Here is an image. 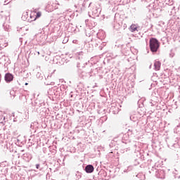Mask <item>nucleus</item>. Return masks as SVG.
Listing matches in <instances>:
<instances>
[{
	"label": "nucleus",
	"mask_w": 180,
	"mask_h": 180,
	"mask_svg": "<svg viewBox=\"0 0 180 180\" xmlns=\"http://www.w3.org/2000/svg\"><path fill=\"white\" fill-rule=\"evenodd\" d=\"M130 31L133 33L134 32H136V30H137V25L136 24H132L130 26Z\"/></svg>",
	"instance_id": "5"
},
{
	"label": "nucleus",
	"mask_w": 180,
	"mask_h": 180,
	"mask_svg": "<svg viewBox=\"0 0 180 180\" xmlns=\"http://www.w3.org/2000/svg\"><path fill=\"white\" fill-rule=\"evenodd\" d=\"M4 79L7 82H11V81H13V75L10 73H7L5 75Z\"/></svg>",
	"instance_id": "2"
},
{
	"label": "nucleus",
	"mask_w": 180,
	"mask_h": 180,
	"mask_svg": "<svg viewBox=\"0 0 180 180\" xmlns=\"http://www.w3.org/2000/svg\"><path fill=\"white\" fill-rule=\"evenodd\" d=\"M36 168L37 169H39V168H40V165H36Z\"/></svg>",
	"instance_id": "9"
},
{
	"label": "nucleus",
	"mask_w": 180,
	"mask_h": 180,
	"mask_svg": "<svg viewBox=\"0 0 180 180\" xmlns=\"http://www.w3.org/2000/svg\"><path fill=\"white\" fill-rule=\"evenodd\" d=\"M34 16H36V11H32L30 14V18L31 19H34Z\"/></svg>",
	"instance_id": "7"
},
{
	"label": "nucleus",
	"mask_w": 180,
	"mask_h": 180,
	"mask_svg": "<svg viewBox=\"0 0 180 180\" xmlns=\"http://www.w3.org/2000/svg\"><path fill=\"white\" fill-rule=\"evenodd\" d=\"M94 168L92 165H89L85 167V171L87 174H91V172L94 171Z\"/></svg>",
	"instance_id": "3"
},
{
	"label": "nucleus",
	"mask_w": 180,
	"mask_h": 180,
	"mask_svg": "<svg viewBox=\"0 0 180 180\" xmlns=\"http://www.w3.org/2000/svg\"><path fill=\"white\" fill-rule=\"evenodd\" d=\"M149 46L150 51L153 53H157L158 49H160V42L155 38H151L149 41Z\"/></svg>",
	"instance_id": "1"
},
{
	"label": "nucleus",
	"mask_w": 180,
	"mask_h": 180,
	"mask_svg": "<svg viewBox=\"0 0 180 180\" xmlns=\"http://www.w3.org/2000/svg\"><path fill=\"white\" fill-rule=\"evenodd\" d=\"M4 120H5V117L4 115H2L1 118L0 120L1 123H2V122H4Z\"/></svg>",
	"instance_id": "8"
},
{
	"label": "nucleus",
	"mask_w": 180,
	"mask_h": 180,
	"mask_svg": "<svg viewBox=\"0 0 180 180\" xmlns=\"http://www.w3.org/2000/svg\"><path fill=\"white\" fill-rule=\"evenodd\" d=\"M154 67L156 71H160V68H161V63L160 61H156L154 64Z\"/></svg>",
	"instance_id": "4"
},
{
	"label": "nucleus",
	"mask_w": 180,
	"mask_h": 180,
	"mask_svg": "<svg viewBox=\"0 0 180 180\" xmlns=\"http://www.w3.org/2000/svg\"><path fill=\"white\" fill-rule=\"evenodd\" d=\"M36 13H37V15L34 17L33 20H36L37 19H39V18H40V16H41V12H37Z\"/></svg>",
	"instance_id": "6"
},
{
	"label": "nucleus",
	"mask_w": 180,
	"mask_h": 180,
	"mask_svg": "<svg viewBox=\"0 0 180 180\" xmlns=\"http://www.w3.org/2000/svg\"><path fill=\"white\" fill-rule=\"evenodd\" d=\"M25 85H29V84L28 83H25Z\"/></svg>",
	"instance_id": "10"
}]
</instances>
